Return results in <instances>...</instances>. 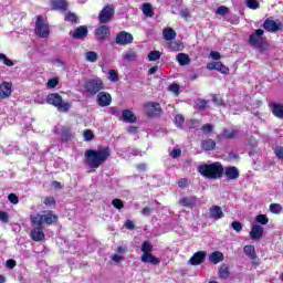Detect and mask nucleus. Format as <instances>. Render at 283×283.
<instances>
[{"label": "nucleus", "instance_id": "nucleus-39", "mask_svg": "<svg viewBox=\"0 0 283 283\" xmlns=\"http://www.w3.org/2000/svg\"><path fill=\"white\" fill-rule=\"evenodd\" d=\"M83 138L86 143H92L94 140V132L92 129H85L83 132Z\"/></svg>", "mask_w": 283, "mask_h": 283}, {"label": "nucleus", "instance_id": "nucleus-23", "mask_svg": "<svg viewBox=\"0 0 283 283\" xmlns=\"http://www.w3.org/2000/svg\"><path fill=\"white\" fill-rule=\"evenodd\" d=\"M70 34L73 36V39H85L88 34L87 27L80 25L74 30L73 33L71 32Z\"/></svg>", "mask_w": 283, "mask_h": 283}, {"label": "nucleus", "instance_id": "nucleus-47", "mask_svg": "<svg viewBox=\"0 0 283 283\" xmlns=\"http://www.w3.org/2000/svg\"><path fill=\"white\" fill-rule=\"evenodd\" d=\"M160 59V51H150L148 53V61H158Z\"/></svg>", "mask_w": 283, "mask_h": 283}, {"label": "nucleus", "instance_id": "nucleus-6", "mask_svg": "<svg viewBox=\"0 0 283 283\" xmlns=\"http://www.w3.org/2000/svg\"><path fill=\"white\" fill-rule=\"evenodd\" d=\"M264 30L256 29L248 40L249 45L252 48H255V50H260L262 52L264 50V45H266V42L264 41Z\"/></svg>", "mask_w": 283, "mask_h": 283}, {"label": "nucleus", "instance_id": "nucleus-1", "mask_svg": "<svg viewBox=\"0 0 283 283\" xmlns=\"http://www.w3.org/2000/svg\"><path fill=\"white\" fill-rule=\"evenodd\" d=\"M30 222L32 229L30 231V238L33 242H43L45 240V232L43 231V224L52 227L59 222V216L52 210H44L38 213L30 214Z\"/></svg>", "mask_w": 283, "mask_h": 283}, {"label": "nucleus", "instance_id": "nucleus-21", "mask_svg": "<svg viewBox=\"0 0 283 283\" xmlns=\"http://www.w3.org/2000/svg\"><path fill=\"white\" fill-rule=\"evenodd\" d=\"M140 261L145 264H153L154 266H158L160 264V259L153 255V253H143L140 256Z\"/></svg>", "mask_w": 283, "mask_h": 283}, {"label": "nucleus", "instance_id": "nucleus-5", "mask_svg": "<svg viewBox=\"0 0 283 283\" xmlns=\"http://www.w3.org/2000/svg\"><path fill=\"white\" fill-rule=\"evenodd\" d=\"M46 103L48 105H53V107H56V109L64 113L70 112V108L72 107V104L63 101V96L59 93H50L46 96Z\"/></svg>", "mask_w": 283, "mask_h": 283}, {"label": "nucleus", "instance_id": "nucleus-10", "mask_svg": "<svg viewBox=\"0 0 283 283\" xmlns=\"http://www.w3.org/2000/svg\"><path fill=\"white\" fill-rule=\"evenodd\" d=\"M96 103L99 107H109L112 105V94H109V92L99 91L96 96Z\"/></svg>", "mask_w": 283, "mask_h": 283}, {"label": "nucleus", "instance_id": "nucleus-49", "mask_svg": "<svg viewBox=\"0 0 283 283\" xmlns=\"http://www.w3.org/2000/svg\"><path fill=\"white\" fill-rule=\"evenodd\" d=\"M177 185L179 189H187V187H189V180L187 178H180L177 180Z\"/></svg>", "mask_w": 283, "mask_h": 283}, {"label": "nucleus", "instance_id": "nucleus-4", "mask_svg": "<svg viewBox=\"0 0 283 283\" xmlns=\"http://www.w3.org/2000/svg\"><path fill=\"white\" fill-rule=\"evenodd\" d=\"M83 88L86 96H96L102 90H105V83H103V80L99 77L91 78L84 82Z\"/></svg>", "mask_w": 283, "mask_h": 283}, {"label": "nucleus", "instance_id": "nucleus-62", "mask_svg": "<svg viewBox=\"0 0 283 283\" xmlns=\"http://www.w3.org/2000/svg\"><path fill=\"white\" fill-rule=\"evenodd\" d=\"M125 227L126 229H129V231H133V229H136V224L132 220H126Z\"/></svg>", "mask_w": 283, "mask_h": 283}, {"label": "nucleus", "instance_id": "nucleus-46", "mask_svg": "<svg viewBox=\"0 0 283 283\" xmlns=\"http://www.w3.org/2000/svg\"><path fill=\"white\" fill-rule=\"evenodd\" d=\"M175 125L179 128H182V125H185V116L178 114L175 116Z\"/></svg>", "mask_w": 283, "mask_h": 283}, {"label": "nucleus", "instance_id": "nucleus-36", "mask_svg": "<svg viewBox=\"0 0 283 283\" xmlns=\"http://www.w3.org/2000/svg\"><path fill=\"white\" fill-rule=\"evenodd\" d=\"M64 21H67L69 23L76 24V23H78V15H76V13H73V12L69 11L65 14Z\"/></svg>", "mask_w": 283, "mask_h": 283}, {"label": "nucleus", "instance_id": "nucleus-51", "mask_svg": "<svg viewBox=\"0 0 283 283\" xmlns=\"http://www.w3.org/2000/svg\"><path fill=\"white\" fill-rule=\"evenodd\" d=\"M216 13L220 14V17H227V14H229V8L221 6L217 9Z\"/></svg>", "mask_w": 283, "mask_h": 283}, {"label": "nucleus", "instance_id": "nucleus-54", "mask_svg": "<svg viewBox=\"0 0 283 283\" xmlns=\"http://www.w3.org/2000/svg\"><path fill=\"white\" fill-rule=\"evenodd\" d=\"M8 200L9 202H11V205H19V197L17 196V193L11 192L10 195H8Z\"/></svg>", "mask_w": 283, "mask_h": 283}, {"label": "nucleus", "instance_id": "nucleus-61", "mask_svg": "<svg viewBox=\"0 0 283 283\" xmlns=\"http://www.w3.org/2000/svg\"><path fill=\"white\" fill-rule=\"evenodd\" d=\"M213 103H216V105H224V102L222 101V97H220V95H214L212 97Z\"/></svg>", "mask_w": 283, "mask_h": 283}, {"label": "nucleus", "instance_id": "nucleus-37", "mask_svg": "<svg viewBox=\"0 0 283 283\" xmlns=\"http://www.w3.org/2000/svg\"><path fill=\"white\" fill-rule=\"evenodd\" d=\"M86 61L90 63H96L98 61V54L94 51L86 52Z\"/></svg>", "mask_w": 283, "mask_h": 283}, {"label": "nucleus", "instance_id": "nucleus-26", "mask_svg": "<svg viewBox=\"0 0 283 283\" xmlns=\"http://www.w3.org/2000/svg\"><path fill=\"white\" fill-rule=\"evenodd\" d=\"M72 138H74V135L72 134V128L70 126L62 127L61 140L63 143H70Z\"/></svg>", "mask_w": 283, "mask_h": 283}, {"label": "nucleus", "instance_id": "nucleus-53", "mask_svg": "<svg viewBox=\"0 0 283 283\" xmlns=\"http://www.w3.org/2000/svg\"><path fill=\"white\" fill-rule=\"evenodd\" d=\"M0 221L3 222V224H8V222H10V214L6 211H0Z\"/></svg>", "mask_w": 283, "mask_h": 283}, {"label": "nucleus", "instance_id": "nucleus-55", "mask_svg": "<svg viewBox=\"0 0 283 283\" xmlns=\"http://www.w3.org/2000/svg\"><path fill=\"white\" fill-rule=\"evenodd\" d=\"M207 105H209L207 99L199 98L197 102L198 109H207Z\"/></svg>", "mask_w": 283, "mask_h": 283}, {"label": "nucleus", "instance_id": "nucleus-22", "mask_svg": "<svg viewBox=\"0 0 283 283\" xmlns=\"http://www.w3.org/2000/svg\"><path fill=\"white\" fill-rule=\"evenodd\" d=\"M224 174L228 180H238L240 178V170L235 166L227 167Z\"/></svg>", "mask_w": 283, "mask_h": 283}, {"label": "nucleus", "instance_id": "nucleus-58", "mask_svg": "<svg viewBox=\"0 0 283 283\" xmlns=\"http://www.w3.org/2000/svg\"><path fill=\"white\" fill-rule=\"evenodd\" d=\"M203 134H211V132H213V125L211 124H205L202 127H201Z\"/></svg>", "mask_w": 283, "mask_h": 283}, {"label": "nucleus", "instance_id": "nucleus-13", "mask_svg": "<svg viewBox=\"0 0 283 283\" xmlns=\"http://www.w3.org/2000/svg\"><path fill=\"white\" fill-rule=\"evenodd\" d=\"M243 253L251 259L253 266H260V258H258V253L255 252V245H245L243 248Z\"/></svg>", "mask_w": 283, "mask_h": 283}, {"label": "nucleus", "instance_id": "nucleus-43", "mask_svg": "<svg viewBox=\"0 0 283 283\" xmlns=\"http://www.w3.org/2000/svg\"><path fill=\"white\" fill-rule=\"evenodd\" d=\"M255 221L259 224L266 226V224H269V217H266V214H259L255 217Z\"/></svg>", "mask_w": 283, "mask_h": 283}, {"label": "nucleus", "instance_id": "nucleus-42", "mask_svg": "<svg viewBox=\"0 0 283 283\" xmlns=\"http://www.w3.org/2000/svg\"><path fill=\"white\" fill-rule=\"evenodd\" d=\"M270 211H271V213H276V214L282 213V205H280V203H271L270 205Z\"/></svg>", "mask_w": 283, "mask_h": 283}, {"label": "nucleus", "instance_id": "nucleus-31", "mask_svg": "<svg viewBox=\"0 0 283 283\" xmlns=\"http://www.w3.org/2000/svg\"><path fill=\"white\" fill-rule=\"evenodd\" d=\"M238 134H240L238 129L230 132L229 129L224 128L221 133V136L222 138H226V140H233V138H238Z\"/></svg>", "mask_w": 283, "mask_h": 283}, {"label": "nucleus", "instance_id": "nucleus-35", "mask_svg": "<svg viewBox=\"0 0 283 283\" xmlns=\"http://www.w3.org/2000/svg\"><path fill=\"white\" fill-rule=\"evenodd\" d=\"M140 251L143 253H154V244L150 241H144Z\"/></svg>", "mask_w": 283, "mask_h": 283}, {"label": "nucleus", "instance_id": "nucleus-20", "mask_svg": "<svg viewBox=\"0 0 283 283\" xmlns=\"http://www.w3.org/2000/svg\"><path fill=\"white\" fill-rule=\"evenodd\" d=\"M264 235V228L258 223L252 224V229L250 231L251 240H261Z\"/></svg>", "mask_w": 283, "mask_h": 283}, {"label": "nucleus", "instance_id": "nucleus-27", "mask_svg": "<svg viewBox=\"0 0 283 283\" xmlns=\"http://www.w3.org/2000/svg\"><path fill=\"white\" fill-rule=\"evenodd\" d=\"M122 118H123L124 123H136L138 120V118L136 117L134 112H132L129 109H124L122 112Z\"/></svg>", "mask_w": 283, "mask_h": 283}, {"label": "nucleus", "instance_id": "nucleus-52", "mask_svg": "<svg viewBox=\"0 0 283 283\" xmlns=\"http://www.w3.org/2000/svg\"><path fill=\"white\" fill-rule=\"evenodd\" d=\"M57 85H59V78L56 77L49 80L46 83V87H49L50 90H54V87H56Z\"/></svg>", "mask_w": 283, "mask_h": 283}, {"label": "nucleus", "instance_id": "nucleus-59", "mask_svg": "<svg viewBox=\"0 0 283 283\" xmlns=\"http://www.w3.org/2000/svg\"><path fill=\"white\" fill-rule=\"evenodd\" d=\"M170 156H171V158H179V156H182V150H180V149H172L170 151Z\"/></svg>", "mask_w": 283, "mask_h": 283}, {"label": "nucleus", "instance_id": "nucleus-19", "mask_svg": "<svg viewBox=\"0 0 283 283\" xmlns=\"http://www.w3.org/2000/svg\"><path fill=\"white\" fill-rule=\"evenodd\" d=\"M209 217L216 221L222 220V218H224V212L220 206H212L209 208Z\"/></svg>", "mask_w": 283, "mask_h": 283}, {"label": "nucleus", "instance_id": "nucleus-17", "mask_svg": "<svg viewBox=\"0 0 283 283\" xmlns=\"http://www.w3.org/2000/svg\"><path fill=\"white\" fill-rule=\"evenodd\" d=\"M12 94V84L8 82H2L0 84V99L6 101V98H10Z\"/></svg>", "mask_w": 283, "mask_h": 283}, {"label": "nucleus", "instance_id": "nucleus-11", "mask_svg": "<svg viewBox=\"0 0 283 283\" xmlns=\"http://www.w3.org/2000/svg\"><path fill=\"white\" fill-rule=\"evenodd\" d=\"M115 43L117 45H129V43H134V35L127 31H120L115 38Z\"/></svg>", "mask_w": 283, "mask_h": 283}, {"label": "nucleus", "instance_id": "nucleus-57", "mask_svg": "<svg viewBox=\"0 0 283 283\" xmlns=\"http://www.w3.org/2000/svg\"><path fill=\"white\" fill-rule=\"evenodd\" d=\"M169 91L174 94H180V85L172 83L169 85Z\"/></svg>", "mask_w": 283, "mask_h": 283}, {"label": "nucleus", "instance_id": "nucleus-48", "mask_svg": "<svg viewBox=\"0 0 283 283\" xmlns=\"http://www.w3.org/2000/svg\"><path fill=\"white\" fill-rule=\"evenodd\" d=\"M217 72L221 74H229V67H227L222 62H217Z\"/></svg>", "mask_w": 283, "mask_h": 283}, {"label": "nucleus", "instance_id": "nucleus-60", "mask_svg": "<svg viewBox=\"0 0 283 283\" xmlns=\"http://www.w3.org/2000/svg\"><path fill=\"white\" fill-rule=\"evenodd\" d=\"M274 154L280 160H283V147L275 148Z\"/></svg>", "mask_w": 283, "mask_h": 283}, {"label": "nucleus", "instance_id": "nucleus-9", "mask_svg": "<svg viewBox=\"0 0 283 283\" xmlns=\"http://www.w3.org/2000/svg\"><path fill=\"white\" fill-rule=\"evenodd\" d=\"M35 33L41 39H46V36H50V27L43 21V15H38L36 18Z\"/></svg>", "mask_w": 283, "mask_h": 283}, {"label": "nucleus", "instance_id": "nucleus-44", "mask_svg": "<svg viewBox=\"0 0 283 283\" xmlns=\"http://www.w3.org/2000/svg\"><path fill=\"white\" fill-rule=\"evenodd\" d=\"M245 6L250 8V10H258L260 2L258 0H247Z\"/></svg>", "mask_w": 283, "mask_h": 283}, {"label": "nucleus", "instance_id": "nucleus-41", "mask_svg": "<svg viewBox=\"0 0 283 283\" xmlns=\"http://www.w3.org/2000/svg\"><path fill=\"white\" fill-rule=\"evenodd\" d=\"M43 205H45V207H56V199L52 196L45 197Z\"/></svg>", "mask_w": 283, "mask_h": 283}, {"label": "nucleus", "instance_id": "nucleus-7", "mask_svg": "<svg viewBox=\"0 0 283 283\" xmlns=\"http://www.w3.org/2000/svg\"><path fill=\"white\" fill-rule=\"evenodd\" d=\"M144 109L148 118H160L163 116V107L158 102H147L144 104Z\"/></svg>", "mask_w": 283, "mask_h": 283}, {"label": "nucleus", "instance_id": "nucleus-28", "mask_svg": "<svg viewBox=\"0 0 283 283\" xmlns=\"http://www.w3.org/2000/svg\"><path fill=\"white\" fill-rule=\"evenodd\" d=\"M201 149H203V151H214L216 149V140L208 138V139H203L201 142Z\"/></svg>", "mask_w": 283, "mask_h": 283}, {"label": "nucleus", "instance_id": "nucleus-50", "mask_svg": "<svg viewBox=\"0 0 283 283\" xmlns=\"http://www.w3.org/2000/svg\"><path fill=\"white\" fill-rule=\"evenodd\" d=\"M112 205L115 209H118V210L124 209L125 207V203L120 199H113Z\"/></svg>", "mask_w": 283, "mask_h": 283}, {"label": "nucleus", "instance_id": "nucleus-30", "mask_svg": "<svg viewBox=\"0 0 283 283\" xmlns=\"http://www.w3.org/2000/svg\"><path fill=\"white\" fill-rule=\"evenodd\" d=\"M176 61L178 62L179 65L185 66L191 63V57H189V54L187 53H178L176 56Z\"/></svg>", "mask_w": 283, "mask_h": 283}, {"label": "nucleus", "instance_id": "nucleus-34", "mask_svg": "<svg viewBox=\"0 0 283 283\" xmlns=\"http://www.w3.org/2000/svg\"><path fill=\"white\" fill-rule=\"evenodd\" d=\"M231 275V271L229 270V265L222 264L219 268V277L220 280H227Z\"/></svg>", "mask_w": 283, "mask_h": 283}, {"label": "nucleus", "instance_id": "nucleus-32", "mask_svg": "<svg viewBox=\"0 0 283 283\" xmlns=\"http://www.w3.org/2000/svg\"><path fill=\"white\" fill-rule=\"evenodd\" d=\"M163 36H164L165 41H174V39H176V36H177L176 30H174L171 28H165L163 30Z\"/></svg>", "mask_w": 283, "mask_h": 283}, {"label": "nucleus", "instance_id": "nucleus-2", "mask_svg": "<svg viewBox=\"0 0 283 283\" xmlns=\"http://www.w3.org/2000/svg\"><path fill=\"white\" fill-rule=\"evenodd\" d=\"M109 156H112L109 146L98 149H87L84 153L85 166L90 167V169H98L107 163Z\"/></svg>", "mask_w": 283, "mask_h": 283}, {"label": "nucleus", "instance_id": "nucleus-40", "mask_svg": "<svg viewBox=\"0 0 283 283\" xmlns=\"http://www.w3.org/2000/svg\"><path fill=\"white\" fill-rule=\"evenodd\" d=\"M124 59L125 61H136V59H138V54H136V51H127L125 54H124Z\"/></svg>", "mask_w": 283, "mask_h": 283}, {"label": "nucleus", "instance_id": "nucleus-64", "mask_svg": "<svg viewBox=\"0 0 283 283\" xmlns=\"http://www.w3.org/2000/svg\"><path fill=\"white\" fill-rule=\"evenodd\" d=\"M7 266L8 269H14V266H17V261H14V259L7 260Z\"/></svg>", "mask_w": 283, "mask_h": 283}, {"label": "nucleus", "instance_id": "nucleus-8", "mask_svg": "<svg viewBox=\"0 0 283 283\" xmlns=\"http://www.w3.org/2000/svg\"><path fill=\"white\" fill-rule=\"evenodd\" d=\"M115 12H116V9L114 4H106L98 14V21L101 25H105L106 23H109V21L114 19Z\"/></svg>", "mask_w": 283, "mask_h": 283}, {"label": "nucleus", "instance_id": "nucleus-24", "mask_svg": "<svg viewBox=\"0 0 283 283\" xmlns=\"http://www.w3.org/2000/svg\"><path fill=\"white\" fill-rule=\"evenodd\" d=\"M273 116L283 120V104L272 103L270 105Z\"/></svg>", "mask_w": 283, "mask_h": 283}, {"label": "nucleus", "instance_id": "nucleus-29", "mask_svg": "<svg viewBox=\"0 0 283 283\" xmlns=\"http://www.w3.org/2000/svg\"><path fill=\"white\" fill-rule=\"evenodd\" d=\"M168 48L170 52H182L185 50V44L180 41H169L168 42Z\"/></svg>", "mask_w": 283, "mask_h": 283}, {"label": "nucleus", "instance_id": "nucleus-3", "mask_svg": "<svg viewBox=\"0 0 283 283\" xmlns=\"http://www.w3.org/2000/svg\"><path fill=\"white\" fill-rule=\"evenodd\" d=\"M198 174L208 180H220L224 175V166L220 161L201 164L197 167Z\"/></svg>", "mask_w": 283, "mask_h": 283}, {"label": "nucleus", "instance_id": "nucleus-63", "mask_svg": "<svg viewBox=\"0 0 283 283\" xmlns=\"http://www.w3.org/2000/svg\"><path fill=\"white\" fill-rule=\"evenodd\" d=\"M151 211H154V208L145 207L142 209V214L143 216H151Z\"/></svg>", "mask_w": 283, "mask_h": 283}, {"label": "nucleus", "instance_id": "nucleus-33", "mask_svg": "<svg viewBox=\"0 0 283 283\" xmlns=\"http://www.w3.org/2000/svg\"><path fill=\"white\" fill-rule=\"evenodd\" d=\"M142 11L145 17H149L150 19L154 18V8L151 7V3L146 2L142 6Z\"/></svg>", "mask_w": 283, "mask_h": 283}, {"label": "nucleus", "instance_id": "nucleus-18", "mask_svg": "<svg viewBox=\"0 0 283 283\" xmlns=\"http://www.w3.org/2000/svg\"><path fill=\"white\" fill-rule=\"evenodd\" d=\"M52 10H59V12H67L70 3L67 0H50Z\"/></svg>", "mask_w": 283, "mask_h": 283}, {"label": "nucleus", "instance_id": "nucleus-14", "mask_svg": "<svg viewBox=\"0 0 283 283\" xmlns=\"http://www.w3.org/2000/svg\"><path fill=\"white\" fill-rule=\"evenodd\" d=\"M263 28L266 32H279V30H282V21L268 18L263 23Z\"/></svg>", "mask_w": 283, "mask_h": 283}, {"label": "nucleus", "instance_id": "nucleus-38", "mask_svg": "<svg viewBox=\"0 0 283 283\" xmlns=\"http://www.w3.org/2000/svg\"><path fill=\"white\" fill-rule=\"evenodd\" d=\"M108 81H111L112 83H118V81H119L118 71L109 70L108 71Z\"/></svg>", "mask_w": 283, "mask_h": 283}, {"label": "nucleus", "instance_id": "nucleus-12", "mask_svg": "<svg viewBox=\"0 0 283 283\" xmlns=\"http://www.w3.org/2000/svg\"><path fill=\"white\" fill-rule=\"evenodd\" d=\"M188 262L191 266H200V264H205V262H207V251L195 252Z\"/></svg>", "mask_w": 283, "mask_h": 283}, {"label": "nucleus", "instance_id": "nucleus-45", "mask_svg": "<svg viewBox=\"0 0 283 283\" xmlns=\"http://www.w3.org/2000/svg\"><path fill=\"white\" fill-rule=\"evenodd\" d=\"M0 61H2L7 67H12L14 66V62H12V60H10L6 54L0 53Z\"/></svg>", "mask_w": 283, "mask_h": 283}, {"label": "nucleus", "instance_id": "nucleus-16", "mask_svg": "<svg viewBox=\"0 0 283 283\" xmlns=\"http://www.w3.org/2000/svg\"><path fill=\"white\" fill-rule=\"evenodd\" d=\"M111 30L108 25L102 24L97 29H95V36L97 41H105L107 36H109Z\"/></svg>", "mask_w": 283, "mask_h": 283}, {"label": "nucleus", "instance_id": "nucleus-25", "mask_svg": "<svg viewBox=\"0 0 283 283\" xmlns=\"http://www.w3.org/2000/svg\"><path fill=\"white\" fill-rule=\"evenodd\" d=\"M209 262L212 264H220V262H224V254L220 251H214L210 253L208 256Z\"/></svg>", "mask_w": 283, "mask_h": 283}, {"label": "nucleus", "instance_id": "nucleus-56", "mask_svg": "<svg viewBox=\"0 0 283 283\" xmlns=\"http://www.w3.org/2000/svg\"><path fill=\"white\" fill-rule=\"evenodd\" d=\"M231 227L234 231H237V233H240V231H242V222L240 221H233L231 223Z\"/></svg>", "mask_w": 283, "mask_h": 283}, {"label": "nucleus", "instance_id": "nucleus-15", "mask_svg": "<svg viewBox=\"0 0 283 283\" xmlns=\"http://www.w3.org/2000/svg\"><path fill=\"white\" fill-rule=\"evenodd\" d=\"M180 207H185L186 209H193L198 205L197 196H186L179 199Z\"/></svg>", "mask_w": 283, "mask_h": 283}]
</instances>
